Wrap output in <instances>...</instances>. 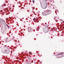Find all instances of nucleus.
Here are the masks:
<instances>
[{
    "label": "nucleus",
    "mask_w": 64,
    "mask_h": 64,
    "mask_svg": "<svg viewBox=\"0 0 64 64\" xmlns=\"http://www.w3.org/2000/svg\"><path fill=\"white\" fill-rule=\"evenodd\" d=\"M50 13H51V11L48 10V12H46V15H47L50 14Z\"/></svg>",
    "instance_id": "nucleus-1"
},
{
    "label": "nucleus",
    "mask_w": 64,
    "mask_h": 64,
    "mask_svg": "<svg viewBox=\"0 0 64 64\" xmlns=\"http://www.w3.org/2000/svg\"><path fill=\"white\" fill-rule=\"evenodd\" d=\"M47 4H44V6H42L41 7L43 9H46L47 8Z\"/></svg>",
    "instance_id": "nucleus-2"
},
{
    "label": "nucleus",
    "mask_w": 64,
    "mask_h": 64,
    "mask_svg": "<svg viewBox=\"0 0 64 64\" xmlns=\"http://www.w3.org/2000/svg\"><path fill=\"white\" fill-rule=\"evenodd\" d=\"M28 31L29 32V31H31L32 30V28H31V27H28Z\"/></svg>",
    "instance_id": "nucleus-3"
},
{
    "label": "nucleus",
    "mask_w": 64,
    "mask_h": 64,
    "mask_svg": "<svg viewBox=\"0 0 64 64\" xmlns=\"http://www.w3.org/2000/svg\"><path fill=\"white\" fill-rule=\"evenodd\" d=\"M7 54H9V52H8V51H7L6 52Z\"/></svg>",
    "instance_id": "nucleus-4"
},
{
    "label": "nucleus",
    "mask_w": 64,
    "mask_h": 64,
    "mask_svg": "<svg viewBox=\"0 0 64 64\" xmlns=\"http://www.w3.org/2000/svg\"><path fill=\"white\" fill-rule=\"evenodd\" d=\"M59 55H60V56H62V55H63V54H60Z\"/></svg>",
    "instance_id": "nucleus-5"
},
{
    "label": "nucleus",
    "mask_w": 64,
    "mask_h": 64,
    "mask_svg": "<svg viewBox=\"0 0 64 64\" xmlns=\"http://www.w3.org/2000/svg\"><path fill=\"white\" fill-rule=\"evenodd\" d=\"M4 52H2L3 53H5V51H4Z\"/></svg>",
    "instance_id": "nucleus-6"
},
{
    "label": "nucleus",
    "mask_w": 64,
    "mask_h": 64,
    "mask_svg": "<svg viewBox=\"0 0 64 64\" xmlns=\"http://www.w3.org/2000/svg\"><path fill=\"white\" fill-rule=\"evenodd\" d=\"M32 2H35V1L34 0H32Z\"/></svg>",
    "instance_id": "nucleus-7"
},
{
    "label": "nucleus",
    "mask_w": 64,
    "mask_h": 64,
    "mask_svg": "<svg viewBox=\"0 0 64 64\" xmlns=\"http://www.w3.org/2000/svg\"><path fill=\"white\" fill-rule=\"evenodd\" d=\"M35 18H34V19H33L34 20H35Z\"/></svg>",
    "instance_id": "nucleus-8"
},
{
    "label": "nucleus",
    "mask_w": 64,
    "mask_h": 64,
    "mask_svg": "<svg viewBox=\"0 0 64 64\" xmlns=\"http://www.w3.org/2000/svg\"><path fill=\"white\" fill-rule=\"evenodd\" d=\"M32 53H30V54L31 55V54Z\"/></svg>",
    "instance_id": "nucleus-9"
},
{
    "label": "nucleus",
    "mask_w": 64,
    "mask_h": 64,
    "mask_svg": "<svg viewBox=\"0 0 64 64\" xmlns=\"http://www.w3.org/2000/svg\"><path fill=\"white\" fill-rule=\"evenodd\" d=\"M7 26H8V24H7Z\"/></svg>",
    "instance_id": "nucleus-10"
},
{
    "label": "nucleus",
    "mask_w": 64,
    "mask_h": 64,
    "mask_svg": "<svg viewBox=\"0 0 64 64\" xmlns=\"http://www.w3.org/2000/svg\"><path fill=\"white\" fill-rule=\"evenodd\" d=\"M8 28H9V26H8Z\"/></svg>",
    "instance_id": "nucleus-11"
},
{
    "label": "nucleus",
    "mask_w": 64,
    "mask_h": 64,
    "mask_svg": "<svg viewBox=\"0 0 64 64\" xmlns=\"http://www.w3.org/2000/svg\"><path fill=\"white\" fill-rule=\"evenodd\" d=\"M54 19L55 20V18H54Z\"/></svg>",
    "instance_id": "nucleus-12"
},
{
    "label": "nucleus",
    "mask_w": 64,
    "mask_h": 64,
    "mask_svg": "<svg viewBox=\"0 0 64 64\" xmlns=\"http://www.w3.org/2000/svg\"><path fill=\"white\" fill-rule=\"evenodd\" d=\"M36 20V21H37V20Z\"/></svg>",
    "instance_id": "nucleus-13"
},
{
    "label": "nucleus",
    "mask_w": 64,
    "mask_h": 64,
    "mask_svg": "<svg viewBox=\"0 0 64 64\" xmlns=\"http://www.w3.org/2000/svg\"><path fill=\"white\" fill-rule=\"evenodd\" d=\"M55 18H56V17H55V16L54 17Z\"/></svg>",
    "instance_id": "nucleus-14"
}]
</instances>
